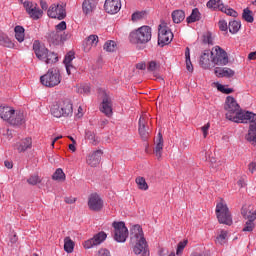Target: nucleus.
Here are the masks:
<instances>
[{"mask_svg": "<svg viewBox=\"0 0 256 256\" xmlns=\"http://www.w3.org/2000/svg\"><path fill=\"white\" fill-rule=\"evenodd\" d=\"M131 243H133V252L135 255L149 256V248L147 246V240L143 233L141 225L136 224L130 229Z\"/></svg>", "mask_w": 256, "mask_h": 256, "instance_id": "obj_1", "label": "nucleus"}, {"mask_svg": "<svg viewBox=\"0 0 256 256\" xmlns=\"http://www.w3.org/2000/svg\"><path fill=\"white\" fill-rule=\"evenodd\" d=\"M0 117L10 125L19 126L25 123V115L21 111L17 112L9 106H0Z\"/></svg>", "mask_w": 256, "mask_h": 256, "instance_id": "obj_2", "label": "nucleus"}, {"mask_svg": "<svg viewBox=\"0 0 256 256\" xmlns=\"http://www.w3.org/2000/svg\"><path fill=\"white\" fill-rule=\"evenodd\" d=\"M51 115L61 119V117H73V102L69 99L59 100L50 109Z\"/></svg>", "mask_w": 256, "mask_h": 256, "instance_id": "obj_3", "label": "nucleus"}, {"mask_svg": "<svg viewBox=\"0 0 256 256\" xmlns=\"http://www.w3.org/2000/svg\"><path fill=\"white\" fill-rule=\"evenodd\" d=\"M151 27L141 26L129 34V41L133 45H145L151 41Z\"/></svg>", "mask_w": 256, "mask_h": 256, "instance_id": "obj_4", "label": "nucleus"}, {"mask_svg": "<svg viewBox=\"0 0 256 256\" xmlns=\"http://www.w3.org/2000/svg\"><path fill=\"white\" fill-rule=\"evenodd\" d=\"M215 213L218 223L228 226L233 225V217L231 216V211H229V207L227 206L225 200L220 199V201L216 204Z\"/></svg>", "mask_w": 256, "mask_h": 256, "instance_id": "obj_5", "label": "nucleus"}, {"mask_svg": "<svg viewBox=\"0 0 256 256\" xmlns=\"http://www.w3.org/2000/svg\"><path fill=\"white\" fill-rule=\"evenodd\" d=\"M40 83L44 87H57L61 83V72L57 68H51L46 74L40 77Z\"/></svg>", "mask_w": 256, "mask_h": 256, "instance_id": "obj_6", "label": "nucleus"}, {"mask_svg": "<svg viewBox=\"0 0 256 256\" xmlns=\"http://www.w3.org/2000/svg\"><path fill=\"white\" fill-rule=\"evenodd\" d=\"M214 66L225 67L229 64V55L220 46H214L210 52Z\"/></svg>", "mask_w": 256, "mask_h": 256, "instance_id": "obj_7", "label": "nucleus"}, {"mask_svg": "<svg viewBox=\"0 0 256 256\" xmlns=\"http://www.w3.org/2000/svg\"><path fill=\"white\" fill-rule=\"evenodd\" d=\"M224 109L226 111V119L233 122L235 116L241 110V106H239V103H237V100L233 96H228L224 104Z\"/></svg>", "mask_w": 256, "mask_h": 256, "instance_id": "obj_8", "label": "nucleus"}, {"mask_svg": "<svg viewBox=\"0 0 256 256\" xmlns=\"http://www.w3.org/2000/svg\"><path fill=\"white\" fill-rule=\"evenodd\" d=\"M173 41V32L169 29V26H167V23L162 22L159 25L158 29V45H161L162 47L165 45H169Z\"/></svg>", "mask_w": 256, "mask_h": 256, "instance_id": "obj_9", "label": "nucleus"}, {"mask_svg": "<svg viewBox=\"0 0 256 256\" xmlns=\"http://www.w3.org/2000/svg\"><path fill=\"white\" fill-rule=\"evenodd\" d=\"M98 95L102 99L100 111L106 115V117H111L113 115V102L107 92L103 88L98 89Z\"/></svg>", "mask_w": 256, "mask_h": 256, "instance_id": "obj_10", "label": "nucleus"}, {"mask_svg": "<svg viewBox=\"0 0 256 256\" xmlns=\"http://www.w3.org/2000/svg\"><path fill=\"white\" fill-rule=\"evenodd\" d=\"M47 15L50 19H58V21H63L65 17H67V10H65V6L61 3L52 4L48 10Z\"/></svg>", "mask_w": 256, "mask_h": 256, "instance_id": "obj_11", "label": "nucleus"}, {"mask_svg": "<svg viewBox=\"0 0 256 256\" xmlns=\"http://www.w3.org/2000/svg\"><path fill=\"white\" fill-rule=\"evenodd\" d=\"M114 239L118 243H125L127 241V237H129V230L127 226H125V222H114Z\"/></svg>", "mask_w": 256, "mask_h": 256, "instance_id": "obj_12", "label": "nucleus"}, {"mask_svg": "<svg viewBox=\"0 0 256 256\" xmlns=\"http://www.w3.org/2000/svg\"><path fill=\"white\" fill-rule=\"evenodd\" d=\"M104 205L105 202H103V198H101L99 194L92 193L88 197V209H90V211L99 213V211L103 210Z\"/></svg>", "mask_w": 256, "mask_h": 256, "instance_id": "obj_13", "label": "nucleus"}, {"mask_svg": "<svg viewBox=\"0 0 256 256\" xmlns=\"http://www.w3.org/2000/svg\"><path fill=\"white\" fill-rule=\"evenodd\" d=\"M256 121V115L253 112L244 111L240 109V111L234 116L233 123H254Z\"/></svg>", "mask_w": 256, "mask_h": 256, "instance_id": "obj_14", "label": "nucleus"}, {"mask_svg": "<svg viewBox=\"0 0 256 256\" xmlns=\"http://www.w3.org/2000/svg\"><path fill=\"white\" fill-rule=\"evenodd\" d=\"M107 239V233L101 231L93 236V238H90L83 242L84 249H92V247H96L97 245H101L103 241Z\"/></svg>", "mask_w": 256, "mask_h": 256, "instance_id": "obj_15", "label": "nucleus"}, {"mask_svg": "<svg viewBox=\"0 0 256 256\" xmlns=\"http://www.w3.org/2000/svg\"><path fill=\"white\" fill-rule=\"evenodd\" d=\"M149 121V115L147 113H142L139 119V135L142 139H149V126L147 123Z\"/></svg>", "mask_w": 256, "mask_h": 256, "instance_id": "obj_16", "label": "nucleus"}, {"mask_svg": "<svg viewBox=\"0 0 256 256\" xmlns=\"http://www.w3.org/2000/svg\"><path fill=\"white\" fill-rule=\"evenodd\" d=\"M32 49L37 59L45 61V57H47V53L49 51V49L45 47V44L41 43L39 40H35L32 44Z\"/></svg>", "mask_w": 256, "mask_h": 256, "instance_id": "obj_17", "label": "nucleus"}, {"mask_svg": "<svg viewBox=\"0 0 256 256\" xmlns=\"http://www.w3.org/2000/svg\"><path fill=\"white\" fill-rule=\"evenodd\" d=\"M199 65L202 69H213L215 67V63H213V56L209 50H205L199 60Z\"/></svg>", "mask_w": 256, "mask_h": 256, "instance_id": "obj_18", "label": "nucleus"}, {"mask_svg": "<svg viewBox=\"0 0 256 256\" xmlns=\"http://www.w3.org/2000/svg\"><path fill=\"white\" fill-rule=\"evenodd\" d=\"M104 9L109 15H116L121 11V0H106Z\"/></svg>", "mask_w": 256, "mask_h": 256, "instance_id": "obj_19", "label": "nucleus"}, {"mask_svg": "<svg viewBox=\"0 0 256 256\" xmlns=\"http://www.w3.org/2000/svg\"><path fill=\"white\" fill-rule=\"evenodd\" d=\"M102 156H103L102 150L93 151L86 158L87 165H89L90 167H97L101 163Z\"/></svg>", "mask_w": 256, "mask_h": 256, "instance_id": "obj_20", "label": "nucleus"}, {"mask_svg": "<svg viewBox=\"0 0 256 256\" xmlns=\"http://www.w3.org/2000/svg\"><path fill=\"white\" fill-rule=\"evenodd\" d=\"M97 0H84L82 3V11L84 15H93L97 9Z\"/></svg>", "mask_w": 256, "mask_h": 256, "instance_id": "obj_21", "label": "nucleus"}, {"mask_svg": "<svg viewBox=\"0 0 256 256\" xmlns=\"http://www.w3.org/2000/svg\"><path fill=\"white\" fill-rule=\"evenodd\" d=\"M14 147L18 153H25L27 149L33 147V139L31 137L24 138L20 142H17Z\"/></svg>", "mask_w": 256, "mask_h": 256, "instance_id": "obj_22", "label": "nucleus"}, {"mask_svg": "<svg viewBox=\"0 0 256 256\" xmlns=\"http://www.w3.org/2000/svg\"><path fill=\"white\" fill-rule=\"evenodd\" d=\"M241 215L251 223L256 221V210L253 209V206H243L241 209Z\"/></svg>", "mask_w": 256, "mask_h": 256, "instance_id": "obj_23", "label": "nucleus"}, {"mask_svg": "<svg viewBox=\"0 0 256 256\" xmlns=\"http://www.w3.org/2000/svg\"><path fill=\"white\" fill-rule=\"evenodd\" d=\"M97 43H99V36L97 35H90L86 38L83 49L85 53H89L93 47H97Z\"/></svg>", "mask_w": 256, "mask_h": 256, "instance_id": "obj_24", "label": "nucleus"}, {"mask_svg": "<svg viewBox=\"0 0 256 256\" xmlns=\"http://www.w3.org/2000/svg\"><path fill=\"white\" fill-rule=\"evenodd\" d=\"M73 59H75V52L70 51L68 52L65 57H64V65L66 67V71L68 75H71V71H73V69H75V66H73Z\"/></svg>", "mask_w": 256, "mask_h": 256, "instance_id": "obj_25", "label": "nucleus"}, {"mask_svg": "<svg viewBox=\"0 0 256 256\" xmlns=\"http://www.w3.org/2000/svg\"><path fill=\"white\" fill-rule=\"evenodd\" d=\"M160 68H161V64L159 62L155 60L148 62L147 71H149V73H153L156 79H161V81H163V78H161L159 73H157V71H159Z\"/></svg>", "mask_w": 256, "mask_h": 256, "instance_id": "obj_26", "label": "nucleus"}, {"mask_svg": "<svg viewBox=\"0 0 256 256\" xmlns=\"http://www.w3.org/2000/svg\"><path fill=\"white\" fill-rule=\"evenodd\" d=\"M48 41L49 43H53V45H59L62 41H65V37L55 30L48 34Z\"/></svg>", "mask_w": 256, "mask_h": 256, "instance_id": "obj_27", "label": "nucleus"}, {"mask_svg": "<svg viewBox=\"0 0 256 256\" xmlns=\"http://www.w3.org/2000/svg\"><path fill=\"white\" fill-rule=\"evenodd\" d=\"M154 153L158 161L161 160V157H163V134H161V132L158 133V139L154 148Z\"/></svg>", "mask_w": 256, "mask_h": 256, "instance_id": "obj_28", "label": "nucleus"}, {"mask_svg": "<svg viewBox=\"0 0 256 256\" xmlns=\"http://www.w3.org/2000/svg\"><path fill=\"white\" fill-rule=\"evenodd\" d=\"M214 75H216V77H233L235 75V71L227 67H216L214 69Z\"/></svg>", "mask_w": 256, "mask_h": 256, "instance_id": "obj_29", "label": "nucleus"}, {"mask_svg": "<svg viewBox=\"0 0 256 256\" xmlns=\"http://www.w3.org/2000/svg\"><path fill=\"white\" fill-rule=\"evenodd\" d=\"M0 45L8 49H14L15 43L6 33L0 32Z\"/></svg>", "mask_w": 256, "mask_h": 256, "instance_id": "obj_30", "label": "nucleus"}, {"mask_svg": "<svg viewBox=\"0 0 256 256\" xmlns=\"http://www.w3.org/2000/svg\"><path fill=\"white\" fill-rule=\"evenodd\" d=\"M246 139L252 143V145H256V123L250 124Z\"/></svg>", "mask_w": 256, "mask_h": 256, "instance_id": "obj_31", "label": "nucleus"}, {"mask_svg": "<svg viewBox=\"0 0 256 256\" xmlns=\"http://www.w3.org/2000/svg\"><path fill=\"white\" fill-rule=\"evenodd\" d=\"M173 23H182L185 21V12L183 10H174L171 14Z\"/></svg>", "mask_w": 256, "mask_h": 256, "instance_id": "obj_32", "label": "nucleus"}, {"mask_svg": "<svg viewBox=\"0 0 256 256\" xmlns=\"http://www.w3.org/2000/svg\"><path fill=\"white\" fill-rule=\"evenodd\" d=\"M14 32H15V39L18 41V43H23L25 41V28L19 25L15 26Z\"/></svg>", "mask_w": 256, "mask_h": 256, "instance_id": "obj_33", "label": "nucleus"}, {"mask_svg": "<svg viewBox=\"0 0 256 256\" xmlns=\"http://www.w3.org/2000/svg\"><path fill=\"white\" fill-rule=\"evenodd\" d=\"M206 5L208 9H214V11H222L225 6L221 0H209Z\"/></svg>", "mask_w": 256, "mask_h": 256, "instance_id": "obj_34", "label": "nucleus"}, {"mask_svg": "<svg viewBox=\"0 0 256 256\" xmlns=\"http://www.w3.org/2000/svg\"><path fill=\"white\" fill-rule=\"evenodd\" d=\"M103 49L104 51H107V53H115L119 47L117 46V42H115V40H108L105 42Z\"/></svg>", "mask_w": 256, "mask_h": 256, "instance_id": "obj_35", "label": "nucleus"}, {"mask_svg": "<svg viewBox=\"0 0 256 256\" xmlns=\"http://www.w3.org/2000/svg\"><path fill=\"white\" fill-rule=\"evenodd\" d=\"M28 15L31 17V19L37 21L38 19H41L43 17V10H41L40 7L36 4L35 8L31 9L30 12H28Z\"/></svg>", "mask_w": 256, "mask_h": 256, "instance_id": "obj_36", "label": "nucleus"}, {"mask_svg": "<svg viewBox=\"0 0 256 256\" xmlns=\"http://www.w3.org/2000/svg\"><path fill=\"white\" fill-rule=\"evenodd\" d=\"M44 61L46 65H53V63H57L59 61V57L55 52H49L48 50Z\"/></svg>", "mask_w": 256, "mask_h": 256, "instance_id": "obj_37", "label": "nucleus"}, {"mask_svg": "<svg viewBox=\"0 0 256 256\" xmlns=\"http://www.w3.org/2000/svg\"><path fill=\"white\" fill-rule=\"evenodd\" d=\"M74 249L75 242L71 240V237L64 238V251H66V253H73Z\"/></svg>", "mask_w": 256, "mask_h": 256, "instance_id": "obj_38", "label": "nucleus"}, {"mask_svg": "<svg viewBox=\"0 0 256 256\" xmlns=\"http://www.w3.org/2000/svg\"><path fill=\"white\" fill-rule=\"evenodd\" d=\"M135 183L138 185V189H140V191H147L149 189V184H147V181L142 176H138L135 179Z\"/></svg>", "mask_w": 256, "mask_h": 256, "instance_id": "obj_39", "label": "nucleus"}, {"mask_svg": "<svg viewBox=\"0 0 256 256\" xmlns=\"http://www.w3.org/2000/svg\"><path fill=\"white\" fill-rule=\"evenodd\" d=\"M186 69L189 73H193V63H191V49L186 47L185 49Z\"/></svg>", "mask_w": 256, "mask_h": 256, "instance_id": "obj_40", "label": "nucleus"}, {"mask_svg": "<svg viewBox=\"0 0 256 256\" xmlns=\"http://www.w3.org/2000/svg\"><path fill=\"white\" fill-rule=\"evenodd\" d=\"M199 19H201V13L199 12V9L195 8L187 18V23H195L196 21H199Z\"/></svg>", "mask_w": 256, "mask_h": 256, "instance_id": "obj_41", "label": "nucleus"}, {"mask_svg": "<svg viewBox=\"0 0 256 256\" xmlns=\"http://www.w3.org/2000/svg\"><path fill=\"white\" fill-rule=\"evenodd\" d=\"M53 181H65L66 176L65 172H63V169L57 168L54 174L52 175Z\"/></svg>", "mask_w": 256, "mask_h": 256, "instance_id": "obj_42", "label": "nucleus"}, {"mask_svg": "<svg viewBox=\"0 0 256 256\" xmlns=\"http://www.w3.org/2000/svg\"><path fill=\"white\" fill-rule=\"evenodd\" d=\"M228 29L230 33H232V35H235V33H237L239 29H241V22L237 20L229 22Z\"/></svg>", "mask_w": 256, "mask_h": 256, "instance_id": "obj_43", "label": "nucleus"}, {"mask_svg": "<svg viewBox=\"0 0 256 256\" xmlns=\"http://www.w3.org/2000/svg\"><path fill=\"white\" fill-rule=\"evenodd\" d=\"M215 243L216 245H225V243H227V231H220V234L216 237Z\"/></svg>", "mask_w": 256, "mask_h": 256, "instance_id": "obj_44", "label": "nucleus"}, {"mask_svg": "<svg viewBox=\"0 0 256 256\" xmlns=\"http://www.w3.org/2000/svg\"><path fill=\"white\" fill-rule=\"evenodd\" d=\"M77 92L80 93V95H89L91 93V86L82 84L78 87Z\"/></svg>", "mask_w": 256, "mask_h": 256, "instance_id": "obj_45", "label": "nucleus"}, {"mask_svg": "<svg viewBox=\"0 0 256 256\" xmlns=\"http://www.w3.org/2000/svg\"><path fill=\"white\" fill-rule=\"evenodd\" d=\"M23 7H24L26 13L29 14L31 12V10H33V9H35V7H37V3L31 2V1H24Z\"/></svg>", "mask_w": 256, "mask_h": 256, "instance_id": "obj_46", "label": "nucleus"}, {"mask_svg": "<svg viewBox=\"0 0 256 256\" xmlns=\"http://www.w3.org/2000/svg\"><path fill=\"white\" fill-rule=\"evenodd\" d=\"M85 139L91 141L92 144L97 145V139L95 138V132L87 130L85 132Z\"/></svg>", "mask_w": 256, "mask_h": 256, "instance_id": "obj_47", "label": "nucleus"}, {"mask_svg": "<svg viewBox=\"0 0 256 256\" xmlns=\"http://www.w3.org/2000/svg\"><path fill=\"white\" fill-rule=\"evenodd\" d=\"M243 19L247 21V23H253V15H251V10H249V8L244 9Z\"/></svg>", "mask_w": 256, "mask_h": 256, "instance_id": "obj_48", "label": "nucleus"}, {"mask_svg": "<svg viewBox=\"0 0 256 256\" xmlns=\"http://www.w3.org/2000/svg\"><path fill=\"white\" fill-rule=\"evenodd\" d=\"M222 13H225L226 15H229L230 17H237V11H235L233 8H229L227 6H223Z\"/></svg>", "mask_w": 256, "mask_h": 256, "instance_id": "obj_49", "label": "nucleus"}, {"mask_svg": "<svg viewBox=\"0 0 256 256\" xmlns=\"http://www.w3.org/2000/svg\"><path fill=\"white\" fill-rule=\"evenodd\" d=\"M203 43H206L207 45H213V34H211V32H206L203 35Z\"/></svg>", "mask_w": 256, "mask_h": 256, "instance_id": "obj_50", "label": "nucleus"}, {"mask_svg": "<svg viewBox=\"0 0 256 256\" xmlns=\"http://www.w3.org/2000/svg\"><path fill=\"white\" fill-rule=\"evenodd\" d=\"M187 243H189L188 240H184L178 243L177 250H176V255H181L183 253V249L187 247Z\"/></svg>", "mask_w": 256, "mask_h": 256, "instance_id": "obj_51", "label": "nucleus"}, {"mask_svg": "<svg viewBox=\"0 0 256 256\" xmlns=\"http://www.w3.org/2000/svg\"><path fill=\"white\" fill-rule=\"evenodd\" d=\"M55 29H56L55 31L64 35L63 31H65V29H67V22L66 21L60 22L58 25L55 26Z\"/></svg>", "mask_w": 256, "mask_h": 256, "instance_id": "obj_52", "label": "nucleus"}, {"mask_svg": "<svg viewBox=\"0 0 256 256\" xmlns=\"http://www.w3.org/2000/svg\"><path fill=\"white\" fill-rule=\"evenodd\" d=\"M27 183H29V185H37L38 183H41V178H39L38 175H32L27 180Z\"/></svg>", "mask_w": 256, "mask_h": 256, "instance_id": "obj_53", "label": "nucleus"}, {"mask_svg": "<svg viewBox=\"0 0 256 256\" xmlns=\"http://www.w3.org/2000/svg\"><path fill=\"white\" fill-rule=\"evenodd\" d=\"M253 229H255V222H249L247 220L242 231L251 233Z\"/></svg>", "mask_w": 256, "mask_h": 256, "instance_id": "obj_54", "label": "nucleus"}, {"mask_svg": "<svg viewBox=\"0 0 256 256\" xmlns=\"http://www.w3.org/2000/svg\"><path fill=\"white\" fill-rule=\"evenodd\" d=\"M217 89L218 91H220L221 93H225L226 95L233 93V88H227V86L221 84L218 85Z\"/></svg>", "mask_w": 256, "mask_h": 256, "instance_id": "obj_55", "label": "nucleus"}, {"mask_svg": "<svg viewBox=\"0 0 256 256\" xmlns=\"http://www.w3.org/2000/svg\"><path fill=\"white\" fill-rule=\"evenodd\" d=\"M211 127V124L207 123L204 126L201 127V131L203 133L204 139L209 135V128Z\"/></svg>", "mask_w": 256, "mask_h": 256, "instance_id": "obj_56", "label": "nucleus"}, {"mask_svg": "<svg viewBox=\"0 0 256 256\" xmlns=\"http://www.w3.org/2000/svg\"><path fill=\"white\" fill-rule=\"evenodd\" d=\"M218 27H219V29H220V31H227V21H225V20H220L219 22H218Z\"/></svg>", "mask_w": 256, "mask_h": 256, "instance_id": "obj_57", "label": "nucleus"}, {"mask_svg": "<svg viewBox=\"0 0 256 256\" xmlns=\"http://www.w3.org/2000/svg\"><path fill=\"white\" fill-rule=\"evenodd\" d=\"M143 18V13L135 12L132 14V21H139V19Z\"/></svg>", "mask_w": 256, "mask_h": 256, "instance_id": "obj_58", "label": "nucleus"}, {"mask_svg": "<svg viewBox=\"0 0 256 256\" xmlns=\"http://www.w3.org/2000/svg\"><path fill=\"white\" fill-rule=\"evenodd\" d=\"M97 256H111V253L107 249H100Z\"/></svg>", "mask_w": 256, "mask_h": 256, "instance_id": "obj_59", "label": "nucleus"}, {"mask_svg": "<svg viewBox=\"0 0 256 256\" xmlns=\"http://www.w3.org/2000/svg\"><path fill=\"white\" fill-rule=\"evenodd\" d=\"M136 69H139V71H145L147 69V64H145V62H140L136 64Z\"/></svg>", "mask_w": 256, "mask_h": 256, "instance_id": "obj_60", "label": "nucleus"}, {"mask_svg": "<svg viewBox=\"0 0 256 256\" xmlns=\"http://www.w3.org/2000/svg\"><path fill=\"white\" fill-rule=\"evenodd\" d=\"M40 7L43 11H47L49 9V4H47V1L40 0Z\"/></svg>", "mask_w": 256, "mask_h": 256, "instance_id": "obj_61", "label": "nucleus"}, {"mask_svg": "<svg viewBox=\"0 0 256 256\" xmlns=\"http://www.w3.org/2000/svg\"><path fill=\"white\" fill-rule=\"evenodd\" d=\"M65 203H67L68 205H73V203H75V201H77V199L73 198V197H66L64 199Z\"/></svg>", "mask_w": 256, "mask_h": 256, "instance_id": "obj_62", "label": "nucleus"}, {"mask_svg": "<svg viewBox=\"0 0 256 256\" xmlns=\"http://www.w3.org/2000/svg\"><path fill=\"white\" fill-rule=\"evenodd\" d=\"M248 169H249L250 172L254 173L256 171V162H251L248 165Z\"/></svg>", "mask_w": 256, "mask_h": 256, "instance_id": "obj_63", "label": "nucleus"}, {"mask_svg": "<svg viewBox=\"0 0 256 256\" xmlns=\"http://www.w3.org/2000/svg\"><path fill=\"white\" fill-rule=\"evenodd\" d=\"M248 59L250 61H255L256 59V52H251L249 55H248Z\"/></svg>", "mask_w": 256, "mask_h": 256, "instance_id": "obj_64", "label": "nucleus"}]
</instances>
